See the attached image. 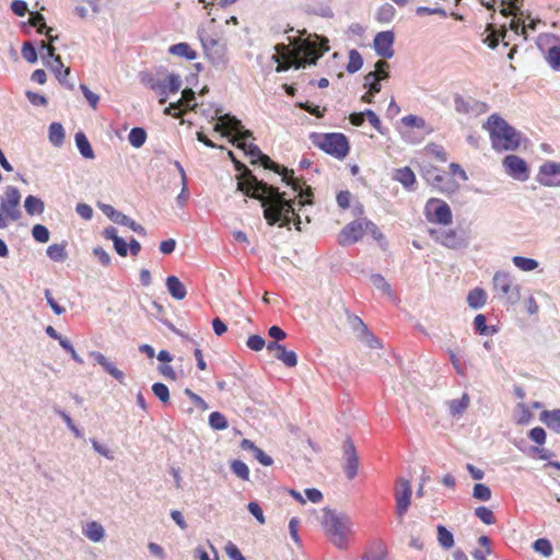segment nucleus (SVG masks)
<instances>
[{"instance_id":"27","label":"nucleus","mask_w":560,"mask_h":560,"mask_svg":"<svg viewBox=\"0 0 560 560\" xmlns=\"http://www.w3.org/2000/svg\"><path fill=\"white\" fill-rule=\"evenodd\" d=\"M30 24L36 27L39 34H45L50 45L58 39V36L51 35L52 28L46 25L45 19L40 13L32 14Z\"/></svg>"},{"instance_id":"24","label":"nucleus","mask_w":560,"mask_h":560,"mask_svg":"<svg viewBox=\"0 0 560 560\" xmlns=\"http://www.w3.org/2000/svg\"><path fill=\"white\" fill-rule=\"evenodd\" d=\"M195 100V92L191 89H185L182 92V98L177 102L171 103L164 110L167 115H173L174 117L178 116V113L174 110H179L183 106H189L190 102Z\"/></svg>"},{"instance_id":"34","label":"nucleus","mask_w":560,"mask_h":560,"mask_svg":"<svg viewBox=\"0 0 560 560\" xmlns=\"http://www.w3.org/2000/svg\"><path fill=\"white\" fill-rule=\"evenodd\" d=\"M24 208L30 215L40 214L44 211V202L39 198L30 195L24 201Z\"/></svg>"},{"instance_id":"49","label":"nucleus","mask_w":560,"mask_h":560,"mask_svg":"<svg viewBox=\"0 0 560 560\" xmlns=\"http://www.w3.org/2000/svg\"><path fill=\"white\" fill-rule=\"evenodd\" d=\"M486 320L485 315L478 314L474 319V327L480 335H492L495 330L493 327H488Z\"/></svg>"},{"instance_id":"57","label":"nucleus","mask_w":560,"mask_h":560,"mask_svg":"<svg viewBox=\"0 0 560 560\" xmlns=\"http://www.w3.org/2000/svg\"><path fill=\"white\" fill-rule=\"evenodd\" d=\"M44 294L47 303L56 315H61L66 312V308L56 302L49 289H45Z\"/></svg>"},{"instance_id":"10","label":"nucleus","mask_w":560,"mask_h":560,"mask_svg":"<svg viewBox=\"0 0 560 560\" xmlns=\"http://www.w3.org/2000/svg\"><path fill=\"white\" fill-rule=\"evenodd\" d=\"M493 287L500 299L515 303L520 299V287L514 283L513 278L505 271H498L493 277Z\"/></svg>"},{"instance_id":"39","label":"nucleus","mask_w":560,"mask_h":560,"mask_svg":"<svg viewBox=\"0 0 560 560\" xmlns=\"http://www.w3.org/2000/svg\"><path fill=\"white\" fill-rule=\"evenodd\" d=\"M502 32H497L493 27L492 24H489L487 26V31L490 32V34L483 39V42L490 47V48H495L499 44V38L502 37L504 38L505 37V34H506V30H505V25H502Z\"/></svg>"},{"instance_id":"30","label":"nucleus","mask_w":560,"mask_h":560,"mask_svg":"<svg viewBox=\"0 0 560 560\" xmlns=\"http://www.w3.org/2000/svg\"><path fill=\"white\" fill-rule=\"evenodd\" d=\"M74 139L82 156L89 160H93L95 155L85 135L83 132H77Z\"/></svg>"},{"instance_id":"7","label":"nucleus","mask_w":560,"mask_h":560,"mask_svg":"<svg viewBox=\"0 0 560 560\" xmlns=\"http://www.w3.org/2000/svg\"><path fill=\"white\" fill-rule=\"evenodd\" d=\"M21 194L16 187H5L0 197V229L8 226L10 221H18L22 217L20 209Z\"/></svg>"},{"instance_id":"19","label":"nucleus","mask_w":560,"mask_h":560,"mask_svg":"<svg viewBox=\"0 0 560 560\" xmlns=\"http://www.w3.org/2000/svg\"><path fill=\"white\" fill-rule=\"evenodd\" d=\"M345 471L349 479H353L358 471L359 459L353 443L347 440L343 444Z\"/></svg>"},{"instance_id":"45","label":"nucleus","mask_w":560,"mask_h":560,"mask_svg":"<svg viewBox=\"0 0 560 560\" xmlns=\"http://www.w3.org/2000/svg\"><path fill=\"white\" fill-rule=\"evenodd\" d=\"M232 471L242 480H248L249 478V469L245 463L242 460L235 459L231 463Z\"/></svg>"},{"instance_id":"15","label":"nucleus","mask_w":560,"mask_h":560,"mask_svg":"<svg viewBox=\"0 0 560 560\" xmlns=\"http://www.w3.org/2000/svg\"><path fill=\"white\" fill-rule=\"evenodd\" d=\"M394 33L392 31H384L376 34L374 37L373 46L378 56L389 59L394 56Z\"/></svg>"},{"instance_id":"3","label":"nucleus","mask_w":560,"mask_h":560,"mask_svg":"<svg viewBox=\"0 0 560 560\" xmlns=\"http://www.w3.org/2000/svg\"><path fill=\"white\" fill-rule=\"evenodd\" d=\"M213 119H218L214 126L215 131L222 132L223 136L228 133H234L232 143L237 142V148L242 149L250 160L252 164L260 163L265 168L272 170L282 176V180L288 184H292L289 180V173L292 175L293 170H288L275 163L269 156L264 154L260 149L252 143L247 142V139H253V133L249 130L243 128L241 120L229 114H221L220 109L215 110Z\"/></svg>"},{"instance_id":"17","label":"nucleus","mask_w":560,"mask_h":560,"mask_svg":"<svg viewBox=\"0 0 560 560\" xmlns=\"http://www.w3.org/2000/svg\"><path fill=\"white\" fill-rule=\"evenodd\" d=\"M398 483L399 487L396 490L395 497L397 501V515L399 520L402 521L404 515L410 505L411 486L410 482L405 478H400Z\"/></svg>"},{"instance_id":"32","label":"nucleus","mask_w":560,"mask_h":560,"mask_svg":"<svg viewBox=\"0 0 560 560\" xmlns=\"http://www.w3.org/2000/svg\"><path fill=\"white\" fill-rule=\"evenodd\" d=\"M394 178L408 189H411L412 185L416 183V176L409 167L397 170Z\"/></svg>"},{"instance_id":"47","label":"nucleus","mask_w":560,"mask_h":560,"mask_svg":"<svg viewBox=\"0 0 560 560\" xmlns=\"http://www.w3.org/2000/svg\"><path fill=\"white\" fill-rule=\"evenodd\" d=\"M47 255L55 261H63L67 257L65 246L59 244H52L47 248Z\"/></svg>"},{"instance_id":"56","label":"nucleus","mask_w":560,"mask_h":560,"mask_svg":"<svg viewBox=\"0 0 560 560\" xmlns=\"http://www.w3.org/2000/svg\"><path fill=\"white\" fill-rule=\"evenodd\" d=\"M154 395L163 402H167L170 399V390L163 383H154L152 386Z\"/></svg>"},{"instance_id":"12","label":"nucleus","mask_w":560,"mask_h":560,"mask_svg":"<svg viewBox=\"0 0 560 560\" xmlns=\"http://www.w3.org/2000/svg\"><path fill=\"white\" fill-rule=\"evenodd\" d=\"M505 172L516 180L525 182L529 178V168L527 163L517 155H506L503 160Z\"/></svg>"},{"instance_id":"37","label":"nucleus","mask_w":560,"mask_h":560,"mask_svg":"<svg viewBox=\"0 0 560 560\" xmlns=\"http://www.w3.org/2000/svg\"><path fill=\"white\" fill-rule=\"evenodd\" d=\"M512 261L514 266L521 269L522 271H533L539 266L536 259L522 256H514L512 258Z\"/></svg>"},{"instance_id":"55","label":"nucleus","mask_w":560,"mask_h":560,"mask_svg":"<svg viewBox=\"0 0 560 560\" xmlns=\"http://www.w3.org/2000/svg\"><path fill=\"white\" fill-rule=\"evenodd\" d=\"M21 54H22V57L31 63H34L37 61V51H36L35 47L33 46V44L30 42H26L23 44Z\"/></svg>"},{"instance_id":"18","label":"nucleus","mask_w":560,"mask_h":560,"mask_svg":"<svg viewBox=\"0 0 560 560\" xmlns=\"http://www.w3.org/2000/svg\"><path fill=\"white\" fill-rule=\"evenodd\" d=\"M266 347L267 350L272 353L276 359L280 360L285 366L293 368L296 365L298 357L294 351L287 350L277 341H270Z\"/></svg>"},{"instance_id":"4","label":"nucleus","mask_w":560,"mask_h":560,"mask_svg":"<svg viewBox=\"0 0 560 560\" xmlns=\"http://www.w3.org/2000/svg\"><path fill=\"white\" fill-rule=\"evenodd\" d=\"M322 525L330 541L339 549L347 547L349 537L354 533L350 516L330 509L323 510Z\"/></svg>"},{"instance_id":"60","label":"nucleus","mask_w":560,"mask_h":560,"mask_svg":"<svg viewBox=\"0 0 560 560\" xmlns=\"http://www.w3.org/2000/svg\"><path fill=\"white\" fill-rule=\"evenodd\" d=\"M528 438L535 443L542 445L546 442V432L542 428L536 427L529 431Z\"/></svg>"},{"instance_id":"52","label":"nucleus","mask_w":560,"mask_h":560,"mask_svg":"<svg viewBox=\"0 0 560 560\" xmlns=\"http://www.w3.org/2000/svg\"><path fill=\"white\" fill-rule=\"evenodd\" d=\"M32 235L39 243H47L49 241V231L42 224H36L33 226Z\"/></svg>"},{"instance_id":"43","label":"nucleus","mask_w":560,"mask_h":560,"mask_svg":"<svg viewBox=\"0 0 560 560\" xmlns=\"http://www.w3.org/2000/svg\"><path fill=\"white\" fill-rule=\"evenodd\" d=\"M363 66V59L361 57V55L352 49L350 52H349V62L347 65V70L348 72L350 73H354L357 71H359Z\"/></svg>"},{"instance_id":"25","label":"nucleus","mask_w":560,"mask_h":560,"mask_svg":"<svg viewBox=\"0 0 560 560\" xmlns=\"http://www.w3.org/2000/svg\"><path fill=\"white\" fill-rule=\"evenodd\" d=\"M206 55L210 62L218 69H224L228 65V56L225 51V47L223 44H220L212 50L206 51Z\"/></svg>"},{"instance_id":"59","label":"nucleus","mask_w":560,"mask_h":560,"mask_svg":"<svg viewBox=\"0 0 560 560\" xmlns=\"http://www.w3.org/2000/svg\"><path fill=\"white\" fill-rule=\"evenodd\" d=\"M247 347L254 351H260L266 346L265 339L259 335H252L246 342Z\"/></svg>"},{"instance_id":"38","label":"nucleus","mask_w":560,"mask_h":560,"mask_svg":"<svg viewBox=\"0 0 560 560\" xmlns=\"http://www.w3.org/2000/svg\"><path fill=\"white\" fill-rule=\"evenodd\" d=\"M469 405V397L467 394H464L460 399H453L448 402L450 412L453 416L462 415Z\"/></svg>"},{"instance_id":"31","label":"nucleus","mask_w":560,"mask_h":560,"mask_svg":"<svg viewBox=\"0 0 560 560\" xmlns=\"http://www.w3.org/2000/svg\"><path fill=\"white\" fill-rule=\"evenodd\" d=\"M168 52L174 56L184 57L187 60H194L197 57L196 51H194L187 43H179L170 46Z\"/></svg>"},{"instance_id":"51","label":"nucleus","mask_w":560,"mask_h":560,"mask_svg":"<svg viewBox=\"0 0 560 560\" xmlns=\"http://www.w3.org/2000/svg\"><path fill=\"white\" fill-rule=\"evenodd\" d=\"M475 515L487 525H491L495 522L493 512L487 506H478L475 510Z\"/></svg>"},{"instance_id":"6","label":"nucleus","mask_w":560,"mask_h":560,"mask_svg":"<svg viewBox=\"0 0 560 560\" xmlns=\"http://www.w3.org/2000/svg\"><path fill=\"white\" fill-rule=\"evenodd\" d=\"M480 2L488 9L492 10H495L498 5V8H500V12L504 16L513 15L514 18L510 22V28L516 35H523L524 39L527 38L526 30L530 28L535 31L537 24L540 23L539 20L532 19L528 24H525V21L518 18V15H523V13L521 12L523 0H480Z\"/></svg>"},{"instance_id":"44","label":"nucleus","mask_w":560,"mask_h":560,"mask_svg":"<svg viewBox=\"0 0 560 560\" xmlns=\"http://www.w3.org/2000/svg\"><path fill=\"white\" fill-rule=\"evenodd\" d=\"M371 283L377 289L380 290L381 292H383L384 294H387L388 296L392 295V290H390V285L389 283L384 279L383 276L378 275V273H375V275H372L371 278Z\"/></svg>"},{"instance_id":"8","label":"nucleus","mask_w":560,"mask_h":560,"mask_svg":"<svg viewBox=\"0 0 560 560\" xmlns=\"http://www.w3.org/2000/svg\"><path fill=\"white\" fill-rule=\"evenodd\" d=\"M313 138L316 147L337 159H343L349 152L348 140L342 133L314 135Z\"/></svg>"},{"instance_id":"26","label":"nucleus","mask_w":560,"mask_h":560,"mask_svg":"<svg viewBox=\"0 0 560 560\" xmlns=\"http://www.w3.org/2000/svg\"><path fill=\"white\" fill-rule=\"evenodd\" d=\"M539 419L550 430L560 434V409L545 410L540 413Z\"/></svg>"},{"instance_id":"62","label":"nucleus","mask_w":560,"mask_h":560,"mask_svg":"<svg viewBox=\"0 0 560 560\" xmlns=\"http://www.w3.org/2000/svg\"><path fill=\"white\" fill-rule=\"evenodd\" d=\"M225 552L232 560H246L240 549L231 541L225 545Z\"/></svg>"},{"instance_id":"54","label":"nucleus","mask_w":560,"mask_h":560,"mask_svg":"<svg viewBox=\"0 0 560 560\" xmlns=\"http://www.w3.org/2000/svg\"><path fill=\"white\" fill-rule=\"evenodd\" d=\"M293 174H294V172L292 173V176H291V174L289 173V180L292 182V184H289V186H291L295 191H299V195L301 197H304V196L310 197V196H312V191H311L310 187H307L305 190H303V188H302V185H305V182H302V184H301V180L299 178H295L293 176ZM284 183L288 185L287 182H284Z\"/></svg>"},{"instance_id":"20","label":"nucleus","mask_w":560,"mask_h":560,"mask_svg":"<svg viewBox=\"0 0 560 560\" xmlns=\"http://www.w3.org/2000/svg\"><path fill=\"white\" fill-rule=\"evenodd\" d=\"M430 234L436 241H439L442 245L448 248H460L463 247L464 241L456 234L454 230L441 231V230H430Z\"/></svg>"},{"instance_id":"11","label":"nucleus","mask_w":560,"mask_h":560,"mask_svg":"<svg viewBox=\"0 0 560 560\" xmlns=\"http://www.w3.org/2000/svg\"><path fill=\"white\" fill-rule=\"evenodd\" d=\"M424 215L429 222L442 225H448L453 220L450 206L445 201L436 198H431L427 201Z\"/></svg>"},{"instance_id":"29","label":"nucleus","mask_w":560,"mask_h":560,"mask_svg":"<svg viewBox=\"0 0 560 560\" xmlns=\"http://www.w3.org/2000/svg\"><path fill=\"white\" fill-rule=\"evenodd\" d=\"M83 534L93 542H98L105 537L104 527L97 522H90L85 525Z\"/></svg>"},{"instance_id":"2","label":"nucleus","mask_w":560,"mask_h":560,"mask_svg":"<svg viewBox=\"0 0 560 560\" xmlns=\"http://www.w3.org/2000/svg\"><path fill=\"white\" fill-rule=\"evenodd\" d=\"M290 45L277 44L275 50L283 52V59L276 68L277 72H283L291 67L295 69L305 68L307 65H315L325 51L329 49L328 39L316 34H307L305 30L300 36L289 38Z\"/></svg>"},{"instance_id":"61","label":"nucleus","mask_w":560,"mask_h":560,"mask_svg":"<svg viewBox=\"0 0 560 560\" xmlns=\"http://www.w3.org/2000/svg\"><path fill=\"white\" fill-rule=\"evenodd\" d=\"M80 89L84 95V97L86 98V101L89 102V104L93 107V108H96L97 104H98V101H100V96L97 94H95L94 92H92L86 85L84 84H81L80 85Z\"/></svg>"},{"instance_id":"42","label":"nucleus","mask_w":560,"mask_h":560,"mask_svg":"<svg viewBox=\"0 0 560 560\" xmlns=\"http://www.w3.org/2000/svg\"><path fill=\"white\" fill-rule=\"evenodd\" d=\"M395 14V8L389 3H385L378 9L376 19L382 23H389L394 19Z\"/></svg>"},{"instance_id":"23","label":"nucleus","mask_w":560,"mask_h":560,"mask_svg":"<svg viewBox=\"0 0 560 560\" xmlns=\"http://www.w3.org/2000/svg\"><path fill=\"white\" fill-rule=\"evenodd\" d=\"M389 65L385 60H378L375 63V70L369 72L364 77V86L369 88L373 81H383L389 78L388 73Z\"/></svg>"},{"instance_id":"63","label":"nucleus","mask_w":560,"mask_h":560,"mask_svg":"<svg viewBox=\"0 0 560 560\" xmlns=\"http://www.w3.org/2000/svg\"><path fill=\"white\" fill-rule=\"evenodd\" d=\"M516 408H517V412H518L517 422L518 423L529 422V420L532 418V413L528 410V408L525 406V404L520 402V404H517Z\"/></svg>"},{"instance_id":"53","label":"nucleus","mask_w":560,"mask_h":560,"mask_svg":"<svg viewBox=\"0 0 560 560\" xmlns=\"http://www.w3.org/2000/svg\"><path fill=\"white\" fill-rule=\"evenodd\" d=\"M401 122L407 127H412L417 129L425 128V120L416 115H407L401 118Z\"/></svg>"},{"instance_id":"21","label":"nucleus","mask_w":560,"mask_h":560,"mask_svg":"<svg viewBox=\"0 0 560 560\" xmlns=\"http://www.w3.org/2000/svg\"><path fill=\"white\" fill-rule=\"evenodd\" d=\"M90 357L93 358L95 363L101 365L103 370L117 380L119 383H122L125 380V373L116 368L115 363L106 358L103 353L97 351H92Z\"/></svg>"},{"instance_id":"50","label":"nucleus","mask_w":560,"mask_h":560,"mask_svg":"<svg viewBox=\"0 0 560 560\" xmlns=\"http://www.w3.org/2000/svg\"><path fill=\"white\" fill-rule=\"evenodd\" d=\"M533 548L536 552L542 555L544 557H550L552 553V546L548 539L539 538L537 539Z\"/></svg>"},{"instance_id":"64","label":"nucleus","mask_w":560,"mask_h":560,"mask_svg":"<svg viewBox=\"0 0 560 560\" xmlns=\"http://www.w3.org/2000/svg\"><path fill=\"white\" fill-rule=\"evenodd\" d=\"M11 10L18 16H24L26 14V12L28 11L26 2L23 0H14L11 3Z\"/></svg>"},{"instance_id":"48","label":"nucleus","mask_w":560,"mask_h":560,"mask_svg":"<svg viewBox=\"0 0 560 560\" xmlns=\"http://www.w3.org/2000/svg\"><path fill=\"white\" fill-rule=\"evenodd\" d=\"M209 424L214 430H224L228 428V421L225 417L218 411L210 413Z\"/></svg>"},{"instance_id":"1","label":"nucleus","mask_w":560,"mask_h":560,"mask_svg":"<svg viewBox=\"0 0 560 560\" xmlns=\"http://www.w3.org/2000/svg\"><path fill=\"white\" fill-rule=\"evenodd\" d=\"M228 154L234 163L235 168L241 172V174L236 176L237 190L261 202L264 217L268 224L273 225L281 222V226H288L293 221L296 230L300 231L302 223L301 217L295 213L293 203L284 197L285 194L280 192L277 187L259 180L235 158L232 151H229Z\"/></svg>"},{"instance_id":"58","label":"nucleus","mask_w":560,"mask_h":560,"mask_svg":"<svg viewBox=\"0 0 560 560\" xmlns=\"http://www.w3.org/2000/svg\"><path fill=\"white\" fill-rule=\"evenodd\" d=\"M247 509L249 513L259 522V524L266 523L264 511L257 502H249Z\"/></svg>"},{"instance_id":"36","label":"nucleus","mask_w":560,"mask_h":560,"mask_svg":"<svg viewBox=\"0 0 560 560\" xmlns=\"http://www.w3.org/2000/svg\"><path fill=\"white\" fill-rule=\"evenodd\" d=\"M65 140V129L59 122H52L49 126V141L55 147H60Z\"/></svg>"},{"instance_id":"16","label":"nucleus","mask_w":560,"mask_h":560,"mask_svg":"<svg viewBox=\"0 0 560 560\" xmlns=\"http://www.w3.org/2000/svg\"><path fill=\"white\" fill-rule=\"evenodd\" d=\"M363 220L352 221L339 234V244L342 246L357 243L364 235Z\"/></svg>"},{"instance_id":"40","label":"nucleus","mask_w":560,"mask_h":560,"mask_svg":"<svg viewBox=\"0 0 560 560\" xmlns=\"http://www.w3.org/2000/svg\"><path fill=\"white\" fill-rule=\"evenodd\" d=\"M438 540L441 547L450 549L454 546L453 534L447 530L443 525L438 526Z\"/></svg>"},{"instance_id":"13","label":"nucleus","mask_w":560,"mask_h":560,"mask_svg":"<svg viewBox=\"0 0 560 560\" xmlns=\"http://www.w3.org/2000/svg\"><path fill=\"white\" fill-rule=\"evenodd\" d=\"M182 88V79L178 74H167L164 80L152 81L151 89L161 95L160 103L164 104L168 93H177Z\"/></svg>"},{"instance_id":"14","label":"nucleus","mask_w":560,"mask_h":560,"mask_svg":"<svg viewBox=\"0 0 560 560\" xmlns=\"http://www.w3.org/2000/svg\"><path fill=\"white\" fill-rule=\"evenodd\" d=\"M455 110L459 114L480 115L489 110V106L480 101L474 98H465L462 95L454 97Z\"/></svg>"},{"instance_id":"9","label":"nucleus","mask_w":560,"mask_h":560,"mask_svg":"<svg viewBox=\"0 0 560 560\" xmlns=\"http://www.w3.org/2000/svg\"><path fill=\"white\" fill-rule=\"evenodd\" d=\"M40 57L43 61L50 67L51 71L56 74L58 81L67 86L69 90L74 89V84L67 80L70 74V68H63L60 56L55 55V47L46 44L44 40L40 43Z\"/></svg>"},{"instance_id":"46","label":"nucleus","mask_w":560,"mask_h":560,"mask_svg":"<svg viewBox=\"0 0 560 560\" xmlns=\"http://www.w3.org/2000/svg\"><path fill=\"white\" fill-rule=\"evenodd\" d=\"M472 497L479 501L487 502L491 499V490L483 483H476L474 486Z\"/></svg>"},{"instance_id":"33","label":"nucleus","mask_w":560,"mask_h":560,"mask_svg":"<svg viewBox=\"0 0 560 560\" xmlns=\"http://www.w3.org/2000/svg\"><path fill=\"white\" fill-rule=\"evenodd\" d=\"M467 303L471 308H480L486 303V292L480 288H475L468 293Z\"/></svg>"},{"instance_id":"5","label":"nucleus","mask_w":560,"mask_h":560,"mask_svg":"<svg viewBox=\"0 0 560 560\" xmlns=\"http://www.w3.org/2000/svg\"><path fill=\"white\" fill-rule=\"evenodd\" d=\"M485 128L489 131L492 147L497 151H514L520 147V132L499 115L492 114Z\"/></svg>"},{"instance_id":"28","label":"nucleus","mask_w":560,"mask_h":560,"mask_svg":"<svg viewBox=\"0 0 560 560\" xmlns=\"http://www.w3.org/2000/svg\"><path fill=\"white\" fill-rule=\"evenodd\" d=\"M166 288H167L168 293L175 300H183V299H185V296L187 294L185 285L175 276H170L166 278Z\"/></svg>"},{"instance_id":"22","label":"nucleus","mask_w":560,"mask_h":560,"mask_svg":"<svg viewBox=\"0 0 560 560\" xmlns=\"http://www.w3.org/2000/svg\"><path fill=\"white\" fill-rule=\"evenodd\" d=\"M560 174V163L548 161L539 167L537 180L539 184L546 187L555 186V182L551 179L552 176Z\"/></svg>"},{"instance_id":"35","label":"nucleus","mask_w":560,"mask_h":560,"mask_svg":"<svg viewBox=\"0 0 560 560\" xmlns=\"http://www.w3.org/2000/svg\"><path fill=\"white\" fill-rule=\"evenodd\" d=\"M147 140V132L143 128L135 127L128 135V141L133 148H141Z\"/></svg>"},{"instance_id":"41","label":"nucleus","mask_w":560,"mask_h":560,"mask_svg":"<svg viewBox=\"0 0 560 560\" xmlns=\"http://www.w3.org/2000/svg\"><path fill=\"white\" fill-rule=\"evenodd\" d=\"M545 58L552 69L559 70L560 69V46L550 47L546 51Z\"/></svg>"}]
</instances>
